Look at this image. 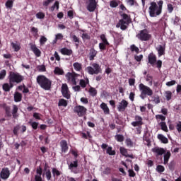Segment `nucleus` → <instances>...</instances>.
<instances>
[{"label":"nucleus","mask_w":181,"mask_h":181,"mask_svg":"<svg viewBox=\"0 0 181 181\" xmlns=\"http://www.w3.org/2000/svg\"><path fill=\"white\" fill-rule=\"evenodd\" d=\"M162 9H163V1L160 0L157 3L151 1L148 7V13L151 18H156L162 15Z\"/></svg>","instance_id":"1"},{"label":"nucleus","mask_w":181,"mask_h":181,"mask_svg":"<svg viewBox=\"0 0 181 181\" xmlns=\"http://www.w3.org/2000/svg\"><path fill=\"white\" fill-rule=\"evenodd\" d=\"M37 83L43 90H49L52 88V81L45 75H39L37 77Z\"/></svg>","instance_id":"2"},{"label":"nucleus","mask_w":181,"mask_h":181,"mask_svg":"<svg viewBox=\"0 0 181 181\" xmlns=\"http://www.w3.org/2000/svg\"><path fill=\"white\" fill-rule=\"evenodd\" d=\"M148 63L151 67H156L158 70L162 69V60L158 59L153 52H151L148 55Z\"/></svg>","instance_id":"3"},{"label":"nucleus","mask_w":181,"mask_h":181,"mask_svg":"<svg viewBox=\"0 0 181 181\" xmlns=\"http://www.w3.org/2000/svg\"><path fill=\"white\" fill-rule=\"evenodd\" d=\"M25 80V77L18 72H10L8 76V81L11 83V87H13V84H21L22 81Z\"/></svg>","instance_id":"4"},{"label":"nucleus","mask_w":181,"mask_h":181,"mask_svg":"<svg viewBox=\"0 0 181 181\" xmlns=\"http://www.w3.org/2000/svg\"><path fill=\"white\" fill-rule=\"evenodd\" d=\"M139 88L141 91L140 97L142 100H145V98H146V95L148 97H152V95H153V90H152V89L148 86H145L144 83H140Z\"/></svg>","instance_id":"5"},{"label":"nucleus","mask_w":181,"mask_h":181,"mask_svg":"<svg viewBox=\"0 0 181 181\" xmlns=\"http://www.w3.org/2000/svg\"><path fill=\"white\" fill-rule=\"evenodd\" d=\"M136 37L141 42H148L152 39V35L149 33L148 29H144L139 31L136 35Z\"/></svg>","instance_id":"6"},{"label":"nucleus","mask_w":181,"mask_h":181,"mask_svg":"<svg viewBox=\"0 0 181 181\" xmlns=\"http://www.w3.org/2000/svg\"><path fill=\"white\" fill-rule=\"evenodd\" d=\"M86 71L88 74L93 76L94 74H100V73H102L103 69H101V66H100V64L97 63H93L92 64V66L86 67Z\"/></svg>","instance_id":"7"},{"label":"nucleus","mask_w":181,"mask_h":181,"mask_svg":"<svg viewBox=\"0 0 181 181\" xmlns=\"http://www.w3.org/2000/svg\"><path fill=\"white\" fill-rule=\"evenodd\" d=\"M74 112L77 114L78 117H84L87 115V108L82 105H76L74 107Z\"/></svg>","instance_id":"8"},{"label":"nucleus","mask_w":181,"mask_h":181,"mask_svg":"<svg viewBox=\"0 0 181 181\" xmlns=\"http://www.w3.org/2000/svg\"><path fill=\"white\" fill-rule=\"evenodd\" d=\"M69 170H71L72 173L74 175H77V173H80V170H77L78 168V160L76 159L74 161H71L68 165Z\"/></svg>","instance_id":"9"},{"label":"nucleus","mask_w":181,"mask_h":181,"mask_svg":"<svg viewBox=\"0 0 181 181\" xmlns=\"http://www.w3.org/2000/svg\"><path fill=\"white\" fill-rule=\"evenodd\" d=\"M65 77L69 84H72V86H77V81H76V76L71 74V72H68Z\"/></svg>","instance_id":"10"},{"label":"nucleus","mask_w":181,"mask_h":181,"mask_svg":"<svg viewBox=\"0 0 181 181\" xmlns=\"http://www.w3.org/2000/svg\"><path fill=\"white\" fill-rule=\"evenodd\" d=\"M10 176H11V171L9 170V168H4L1 169V171L0 172L1 179H3V180H6L7 179H9Z\"/></svg>","instance_id":"11"},{"label":"nucleus","mask_w":181,"mask_h":181,"mask_svg":"<svg viewBox=\"0 0 181 181\" xmlns=\"http://www.w3.org/2000/svg\"><path fill=\"white\" fill-rule=\"evenodd\" d=\"M128 101L125 100H122L121 102L119 103L118 105H117V110L119 112H124V111H125L127 110V108L128 107Z\"/></svg>","instance_id":"12"},{"label":"nucleus","mask_w":181,"mask_h":181,"mask_svg":"<svg viewBox=\"0 0 181 181\" xmlns=\"http://www.w3.org/2000/svg\"><path fill=\"white\" fill-rule=\"evenodd\" d=\"M152 152L155 153L156 158H159V156H162V155H165V153H166V150L160 147H154L152 148Z\"/></svg>","instance_id":"13"},{"label":"nucleus","mask_w":181,"mask_h":181,"mask_svg":"<svg viewBox=\"0 0 181 181\" xmlns=\"http://www.w3.org/2000/svg\"><path fill=\"white\" fill-rule=\"evenodd\" d=\"M135 122H132V127H142L144 125V119L139 115L134 117Z\"/></svg>","instance_id":"14"},{"label":"nucleus","mask_w":181,"mask_h":181,"mask_svg":"<svg viewBox=\"0 0 181 181\" xmlns=\"http://www.w3.org/2000/svg\"><path fill=\"white\" fill-rule=\"evenodd\" d=\"M29 46L32 52H33L34 54H35L37 57H40V54H42V52H40V49H39V48L36 47V45L33 43H30Z\"/></svg>","instance_id":"15"},{"label":"nucleus","mask_w":181,"mask_h":181,"mask_svg":"<svg viewBox=\"0 0 181 181\" xmlns=\"http://www.w3.org/2000/svg\"><path fill=\"white\" fill-rule=\"evenodd\" d=\"M62 93L64 98L70 99L71 95L69 94V87L67 84H63L62 86Z\"/></svg>","instance_id":"16"},{"label":"nucleus","mask_w":181,"mask_h":181,"mask_svg":"<svg viewBox=\"0 0 181 181\" xmlns=\"http://www.w3.org/2000/svg\"><path fill=\"white\" fill-rule=\"evenodd\" d=\"M119 151L120 153H122L123 156H125V158H131V159H134V154H128V151L127 148L120 147Z\"/></svg>","instance_id":"17"},{"label":"nucleus","mask_w":181,"mask_h":181,"mask_svg":"<svg viewBox=\"0 0 181 181\" xmlns=\"http://www.w3.org/2000/svg\"><path fill=\"white\" fill-rule=\"evenodd\" d=\"M60 146L62 152L66 153L69 151V146L67 145V141L66 140H62L60 142Z\"/></svg>","instance_id":"18"},{"label":"nucleus","mask_w":181,"mask_h":181,"mask_svg":"<svg viewBox=\"0 0 181 181\" xmlns=\"http://www.w3.org/2000/svg\"><path fill=\"white\" fill-rule=\"evenodd\" d=\"M2 108L5 110L6 117H12V113H11V106H8L6 103L1 105Z\"/></svg>","instance_id":"19"},{"label":"nucleus","mask_w":181,"mask_h":181,"mask_svg":"<svg viewBox=\"0 0 181 181\" xmlns=\"http://www.w3.org/2000/svg\"><path fill=\"white\" fill-rule=\"evenodd\" d=\"M97 8V3L95 1L89 2V4L87 6V9L89 12H94Z\"/></svg>","instance_id":"20"},{"label":"nucleus","mask_w":181,"mask_h":181,"mask_svg":"<svg viewBox=\"0 0 181 181\" xmlns=\"http://www.w3.org/2000/svg\"><path fill=\"white\" fill-rule=\"evenodd\" d=\"M100 108H101V110H103V111L105 115H108L110 114V108L107 105V103H105L104 102L100 104Z\"/></svg>","instance_id":"21"},{"label":"nucleus","mask_w":181,"mask_h":181,"mask_svg":"<svg viewBox=\"0 0 181 181\" xmlns=\"http://www.w3.org/2000/svg\"><path fill=\"white\" fill-rule=\"evenodd\" d=\"M119 25H120V29L122 30H127L128 28V26L127 25H128V21H125L124 19H121L119 21Z\"/></svg>","instance_id":"22"},{"label":"nucleus","mask_w":181,"mask_h":181,"mask_svg":"<svg viewBox=\"0 0 181 181\" xmlns=\"http://www.w3.org/2000/svg\"><path fill=\"white\" fill-rule=\"evenodd\" d=\"M170 156H172L170 151H168L167 152L165 151L163 156V159H164L163 165H168L169 162V159H170Z\"/></svg>","instance_id":"23"},{"label":"nucleus","mask_w":181,"mask_h":181,"mask_svg":"<svg viewBox=\"0 0 181 181\" xmlns=\"http://www.w3.org/2000/svg\"><path fill=\"white\" fill-rule=\"evenodd\" d=\"M61 53L64 56H71V54H73V50L64 47L61 49Z\"/></svg>","instance_id":"24"},{"label":"nucleus","mask_w":181,"mask_h":181,"mask_svg":"<svg viewBox=\"0 0 181 181\" xmlns=\"http://www.w3.org/2000/svg\"><path fill=\"white\" fill-rule=\"evenodd\" d=\"M71 37L72 39V42H74L76 49H78V46L80 45V38H78L76 35H71Z\"/></svg>","instance_id":"25"},{"label":"nucleus","mask_w":181,"mask_h":181,"mask_svg":"<svg viewBox=\"0 0 181 181\" xmlns=\"http://www.w3.org/2000/svg\"><path fill=\"white\" fill-rule=\"evenodd\" d=\"M156 50L158 53V57H161V56L165 55V48L163 45H158V47L156 48Z\"/></svg>","instance_id":"26"},{"label":"nucleus","mask_w":181,"mask_h":181,"mask_svg":"<svg viewBox=\"0 0 181 181\" xmlns=\"http://www.w3.org/2000/svg\"><path fill=\"white\" fill-rule=\"evenodd\" d=\"M97 50H95V49L94 48H91L90 49V52H89V60L93 61L94 60V57H95V56H97Z\"/></svg>","instance_id":"27"},{"label":"nucleus","mask_w":181,"mask_h":181,"mask_svg":"<svg viewBox=\"0 0 181 181\" xmlns=\"http://www.w3.org/2000/svg\"><path fill=\"white\" fill-rule=\"evenodd\" d=\"M54 74H56V76H64V71L63 70V69H61L60 67L57 66L54 68Z\"/></svg>","instance_id":"28"},{"label":"nucleus","mask_w":181,"mask_h":181,"mask_svg":"<svg viewBox=\"0 0 181 181\" xmlns=\"http://www.w3.org/2000/svg\"><path fill=\"white\" fill-rule=\"evenodd\" d=\"M14 101L15 103H21L22 101V93L19 92H15Z\"/></svg>","instance_id":"29"},{"label":"nucleus","mask_w":181,"mask_h":181,"mask_svg":"<svg viewBox=\"0 0 181 181\" xmlns=\"http://www.w3.org/2000/svg\"><path fill=\"white\" fill-rule=\"evenodd\" d=\"M90 83V81L88 80V78H86V80L81 79L79 81V85L82 88H86L87 87V84Z\"/></svg>","instance_id":"30"},{"label":"nucleus","mask_w":181,"mask_h":181,"mask_svg":"<svg viewBox=\"0 0 181 181\" xmlns=\"http://www.w3.org/2000/svg\"><path fill=\"white\" fill-rule=\"evenodd\" d=\"M157 138L162 142V144H169V140L166 136H164L163 134H158Z\"/></svg>","instance_id":"31"},{"label":"nucleus","mask_w":181,"mask_h":181,"mask_svg":"<svg viewBox=\"0 0 181 181\" xmlns=\"http://www.w3.org/2000/svg\"><path fill=\"white\" fill-rule=\"evenodd\" d=\"M74 69L76 71H81L83 70V64L78 62H75L73 64Z\"/></svg>","instance_id":"32"},{"label":"nucleus","mask_w":181,"mask_h":181,"mask_svg":"<svg viewBox=\"0 0 181 181\" xmlns=\"http://www.w3.org/2000/svg\"><path fill=\"white\" fill-rule=\"evenodd\" d=\"M60 4L59 3V1H56L54 4L49 8V11L51 12H54V9H57V11H59V8H60Z\"/></svg>","instance_id":"33"},{"label":"nucleus","mask_w":181,"mask_h":181,"mask_svg":"<svg viewBox=\"0 0 181 181\" xmlns=\"http://www.w3.org/2000/svg\"><path fill=\"white\" fill-rule=\"evenodd\" d=\"M18 106L16 105H13V110H12V115L13 118H18Z\"/></svg>","instance_id":"34"},{"label":"nucleus","mask_w":181,"mask_h":181,"mask_svg":"<svg viewBox=\"0 0 181 181\" xmlns=\"http://www.w3.org/2000/svg\"><path fill=\"white\" fill-rule=\"evenodd\" d=\"M13 86H11V83H6L3 84V90L6 92L11 91V89L13 88Z\"/></svg>","instance_id":"35"},{"label":"nucleus","mask_w":181,"mask_h":181,"mask_svg":"<svg viewBox=\"0 0 181 181\" xmlns=\"http://www.w3.org/2000/svg\"><path fill=\"white\" fill-rule=\"evenodd\" d=\"M88 93L91 97H95L97 95V89L93 87H90L88 90Z\"/></svg>","instance_id":"36"},{"label":"nucleus","mask_w":181,"mask_h":181,"mask_svg":"<svg viewBox=\"0 0 181 181\" xmlns=\"http://www.w3.org/2000/svg\"><path fill=\"white\" fill-rule=\"evenodd\" d=\"M67 100L65 99H60L58 103V107H67Z\"/></svg>","instance_id":"37"},{"label":"nucleus","mask_w":181,"mask_h":181,"mask_svg":"<svg viewBox=\"0 0 181 181\" xmlns=\"http://www.w3.org/2000/svg\"><path fill=\"white\" fill-rule=\"evenodd\" d=\"M5 5L7 9H12V8H13V0H8Z\"/></svg>","instance_id":"38"},{"label":"nucleus","mask_w":181,"mask_h":181,"mask_svg":"<svg viewBox=\"0 0 181 181\" xmlns=\"http://www.w3.org/2000/svg\"><path fill=\"white\" fill-rule=\"evenodd\" d=\"M107 46H110V44H105L104 42L99 43V49L102 52L104 50H107Z\"/></svg>","instance_id":"39"},{"label":"nucleus","mask_w":181,"mask_h":181,"mask_svg":"<svg viewBox=\"0 0 181 181\" xmlns=\"http://www.w3.org/2000/svg\"><path fill=\"white\" fill-rule=\"evenodd\" d=\"M115 139H116V141H117V142H124V135L122 134H117L115 136Z\"/></svg>","instance_id":"40"},{"label":"nucleus","mask_w":181,"mask_h":181,"mask_svg":"<svg viewBox=\"0 0 181 181\" xmlns=\"http://www.w3.org/2000/svg\"><path fill=\"white\" fill-rule=\"evenodd\" d=\"M106 153H107V155H110L111 156H112L115 155V150H112V147L109 146L107 148Z\"/></svg>","instance_id":"41"},{"label":"nucleus","mask_w":181,"mask_h":181,"mask_svg":"<svg viewBox=\"0 0 181 181\" xmlns=\"http://www.w3.org/2000/svg\"><path fill=\"white\" fill-rule=\"evenodd\" d=\"M118 2H119V1H117V0L110 1V8H117V6H118L119 5Z\"/></svg>","instance_id":"42"},{"label":"nucleus","mask_w":181,"mask_h":181,"mask_svg":"<svg viewBox=\"0 0 181 181\" xmlns=\"http://www.w3.org/2000/svg\"><path fill=\"white\" fill-rule=\"evenodd\" d=\"M52 175L54 177H56V176H60L62 175V173L57 170V168H52Z\"/></svg>","instance_id":"43"},{"label":"nucleus","mask_w":181,"mask_h":181,"mask_svg":"<svg viewBox=\"0 0 181 181\" xmlns=\"http://www.w3.org/2000/svg\"><path fill=\"white\" fill-rule=\"evenodd\" d=\"M100 39L102 40V43H104L105 45H110V42H108V40H107V37H105V34L100 35Z\"/></svg>","instance_id":"44"},{"label":"nucleus","mask_w":181,"mask_h":181,"mask_svg":"<svg viewBox=\"0 0 181 181\" xmlns=\"http://www.w3.org/2000/svg\"><path fill=\"white\" fill-rule=\"evenodd\" d=\"M165 94L167 101H170V100H172V92L170 90H167L165 92Z\"/></svg>","instance_id":"45"},{"label":"nucleus","mask_w":181,"mask_h":181,"mask_svg":"<svg viewBox=\"0 0 181 181\" xmlns=\"http://www.w3.org/2000/svg\"><path fill=\"white\" fill-rule=\"evenodd\" d=\"M156 170V172H158V173H162L163 172H165V167L162 165H158Z\"/></svg>","instance_id":"46"},{"label":"nucleus","mask_w":181,"mask_h":181,"mask_svg":"<svg viewBox=\"0 0 181 181\" xmlns=\"http://www.w3.org/2000/svg\"><path fill=\"white\" fill-rule=\"evenodd\" d=\"M11 46L13 49H14V52H19L21 50V45L16 44L14 42H11Z\"/></svg>","instance_id":"47"},{"label":"nucleus","mask_w":181,"mask_h":181,"mask_svg":"<svg viewBox=\"0 0 181 181\" xmlns=\"http://www.w3.org/2000/svg\"><path fill=\"white\" fill-rule=\"evenodd\" d=\"M54 0H45L42 2V6H45L46 9H47V7L50 4H52Z\"/></svg>","instance_id":"48"},{"label":"nucleus","mask_w":181,"mask_h":181,"mask_svg":"<svg viewBox=\"0 0 181 181\" xmlns=\"http://www.w3.org/2000/svg\"><path fill=\"white\" fill-rule=\"evenodd\" d=\"M45 176L47 180H52V172L50 171V169H48L47 171H45Z\"/></svg>","instance_id":"49"},{"label":"nucleus","mask_w":181,"mask_h":181,"mask_svg":"<svg viewBox=\"0 0 181 181\" xmlns=\"http://www.w3.org/2000/svg\"><path fill=\"white\" fill-rule=\"evenodd\" d=\"M130 49L131 52H135L136 54L139 53V48H138L135 45H132L130 46Z\"/></svg>","instance_id":"50"},{"label":"nucleus","mask_w":181,"mask_h":181,"mask_svg":"<svg viewBox=\"0 0 181 181\" xmlns=\"http://www.w3.org/2000/svg\"><path fill=\"white\" fill-rule=\"evenodd\" d=\"M160 125L161 127L162 131H164L165 132H168V126H166V122H161L160 123Z\"/></svg>","instance_id":"51"},{"label":"nucleus","mask_w":181,"mask_h":181,"mask_svg":"<svg viewBox=\"0 0 181 181\" xmlns=\"http://www.w3.org/2000/svg\"><path fill=\"white\" fill-rule=\"evenodd\" d=\"M112 169L110 167H106L103 170V175H111Z\"/></svg>","instance_id":"52"},{"label":"nucleus","mask_w":181,"mask_h":181,"mask_svg":"<svg viewBox=\"0 0 181 181\" xmlns=\"http://www.w3.org/2000/svg\"><path fill=\"white\" fill-rule=\"evenodd\" d=\"M45 16H46V15L43 12H38L36 13V18L37 19H45Z\"/></svg>","instance_id":"53"},{"label":"nucleus","mask_w":181,"mask_h":181,"mask_svg":"<svg viewBox=\"0 0 181 181\" xmlns=\"http://www.w3.org/2000/svg\"><path fill=\"white\" fill-rule=\"evenodd\" d=\"M6 76V70L2 69L0 71V80H4V78H5Z\"/></svg>","instance_id":"54"},{"label":"nucleus","mask_w":181,"mask_h":181,"mask_svg":"<svg viewBox=\"0 0 181 181\" xmlns=\"http://www.w3.org/2000/svg\"><path fill=\"white\" fill-rule=\"evenodd\" d=\"M28 124H30V125H31L33 129H37V127L39 126V123L36 122H29Z\"/></svg>","instance_id":"55"},{"label":"nucleus","mask_w":181,"mask_h":181,"mask_svg":"<svg viewBox=\"0 0 181 181\" xmlns=\"http://www.w3.org/2000/svg\"><path fill=\"white\" fill-rule=\"evenodd\" d=\"M142 59H144V55H142V54H140V55H135V56H134V60H135L136 62H142Z\"/></svg>","instance_id":"56"},{"label":"nucleus","mask_w":181,"mask_h":181,"mask_svg":"<svg viewBox=\"0 0 181 181\" xmlns=\"http://www.w3.org/2000/svg\"><path fill=\"white\" fill-rule=\"evenodd\" d=\"M128 173L129 177H135V176H136V173H135V171L132 169H129Z\"/></svg>","instance_id":"57"},{"label":"nucleus","mask_w":181,"mask_h":181,"mask_svg":"<svg viewBox=\"0 0 181 181\" xmlns=\"http://www.w3.org/2000/svg\"><path fill=\"white\" fill-rule=\"evenodd\" d=\"M20 129H21V127L19 125L14 127L13 132V134L16 135V136H18V132L19 131Z\"/></svg>","instance_id":"58"},{"label":"nucleus","mask_w":181,"mask_h":181,"mask_svg":"<svg viewBox=\"0 0 181 181\" xmlns=\"http://www.w3.org/2000/svg\"><path fill=\"white\" fill-rule=\"evenodd\" d=\"M67 16L68 18H69V19H73V18H74V12L73 11V10H69L67 12Z\"/></svg>","instance_id":"59"},{"label":"nucleus","mask_w":181,"mask_h":181,"mask_svg":"<svg viewBox=\"0 0 181 181\" xmlns=\"http://www.w3.org/2000/svg\"><path fill=\"white\" fill-rule=\"evenodd\" d=\"M126 145L127 146L132 147V146H134V143L132 142V140H131V139H126Z\"/></svg>","instance_id":"60"},{"label":"nucleus","mask_w":181,"mask_h":181,"mask_svg":"<svg viewBox=\"0 0 181 181\" xmlns=\"http://www.w3.org/2000/svg\"><path fill=\"white\" fill-rule=\"evenodd\" d=\"M47 42V38H46V37H45V36H41V37L40 39V45H45V43Z\"/></svg>","instance_id":"61"},{"label":"nucleus","mask_w":181,"mask_h":181,"mask_svg":"<svg viewBox=\"0 0 181 181\" xmlns=\"http://www.w3.org/2000/svg\"><path fill=\"white\" fill-rule=\"evenodd\" d=\"M156 119H160L161 121H165L166 117L162 115H156Z\"/></svg>","instance_id":"62"},{"label":"nucleus","mask_w":181,"mask_h":181,"mask_svg":"<svg viewBox=\"0 0 181 181\" xmlns=\"http://www.w3.org/2000/svg\"><path fill=\"white\" fill-rule=\"evenodd\" d=\"M168 168L170 169V170H175V161H171L168 164Z\"/></svg>","instance_id":"63"},{"label":"nucleus","mask_w":181,"mask_h":181,"mask_svg":"<svg viewBox=\"0 0 181 181\" xmlns=\"http://www.w3.org/2000/svg\"><path fill=\"white\" fill-rule=\"evenodd\" d=\"M176 129L177 131H178L179 132H181V122L179 121L177 124H176Z\"/></svg>","instance_id":"64"}]
</instances>
